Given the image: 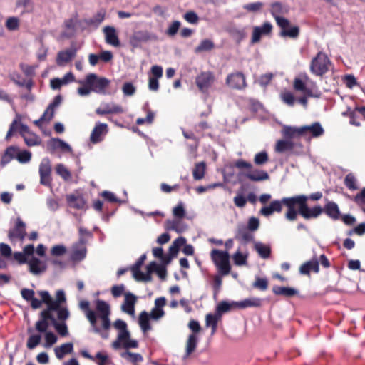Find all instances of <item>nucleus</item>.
Here are the masks:
<instances>
[{
    "instance_id": "f257e3e1",
    "label": "nucleus",
    "mask_w": 365,
    "mask_h": 365,
    "mask_svg": "<svg viewBox=\"0 0 365 365\" xmlns=\"http://www.w3.org/2000/svg\"><path fill=\"white\" fill-rule=\"evenodd\" d=\"M110 315V305L100 299L96 302L95 312H88L87 314V319L91 324L92 331L104 339L109 337V329L111 326Z\"/></svg>"
},
{
    "instance_id": "f03ea898",
    "label": "nucleus",
    "mask_w": 365,
    "mask_h": 365,
    "mask_svg": "<svg viewBox=\"0 0 365 365\" xmlns=\"http://www.w3.org/2000/svg\"><path fill=\"white\" fill-rule=\"evenodd\" d=\"M77 83L81 85L77 89L78 94L81 96H88L92 92L105 94L110 81L95 73H89L84 80H79Z\"/></svg>"
},
{
    "instance_id": "7ed1b4c3",
    "label": "nucleus",
    "mask_w": 365,
    "mask_h": 365,
    "mask_svg": "<svg viewBox=\"0 0 365 365\" xmlns=\"http://www.w3.org/2000/svg\"><path fill=\"white\" fill-rule=\"evenodd\" d=\"M166 299L164 297H158L155 299L154 307L150 313L146 311L140 312L138 317V324L143 333H146L151 329L150 319L158 321L165 316V312L163 308L166 305Z\"/></svg>"
},
{
    "instance_id": "20e7f679",
    "label": "nucleus",
    "mask_w": 365,
    "mask_h": 365,
    "mask_svg": "<svg viewBox=\"0 0 365 365\" xmlns=\"http://www.w3.org/2000/svg\"><path fill=\"white\" fill-rule=\"evenodd\" d=\"M28 333L26 347L30 350L34 349L40 345L42 338L43 339L42 346L46 349L51 348L58 341L57 335L53 331H49L48 328H46L44 331H34L32 328H29L28 329Z\"/></svg>"
},
{
    "instance_id": "39448f33",
    "label": "nucleus",
    "mask_w": 365,
    "mask_h": 365,
    "mask_svg": "<svg viewBox=\"0 0 365 365\" xmlns=\"http://www.w3.org/2000/svg\"><path fill=\"white\" fill-rule=\"evenodd\" d=\"M114 328L118 331L117 338L113 341L111 346L114 349L123 348L125 349H135L138 346L136 340L130 336L125 322L117 319L113 324Z\"/></svg>"
},
{
    "instance_id": "423d86ee",
    "label": "nucleus",
    "mask_w": 365,
    "mask_h": 365,
    "mask_svg": "<svg viewBox=\"0 0 365 365\" xmlns=\"http://www.w3.org/2000/svg\"><path fill=\"white\" fill-rule=\"evenodd\" d=\"M19 131L28 146H35L41 143L40 138L31 132L27 125L21 123V116L16 115L11 123L6 136L8 140L14 132Z\"/></svg>"
},
{
    "instance_id": "0eeeda50",
    "label": "nucleus",
    "mask_w": 365,
    "mask_h": 365,
    "mask_svg": "<svg viewBox=\"0 0 365 365\" xmlns=\"http://www.w3.org/2000/svg\"><path fill=\"white\" fill-rule=\"evenodd\" d=\"M293 88L302 95L316 96L319 93L316 83L305 73L299 74L294 79Z\"/></svg>"
},
{
    "instance_id": "6e6552de",
    "label": "nucleus",
    "mask_w": 365,
    "mask_h": 365,
    "mask_svg": "<svg viewBox=\"0 0 365 365\" xmlns=\"http://www.w3.org/2000/svg\"><path fill=\"white\" fill-rule=\"evenodd\" d=\"M210 257L220 274L227 275L230 273L231 266L227 251L214 249L210 252Z\"/></svg>"
},
{
    "instance_id": "1a4fd4ad",
    "label": "nucleus",
    "mask_w": 365,
    "mask_h": 365,
    "mask_svg": "<svg viewBox=\"0 0 365 365\" xmlns=\"http://www.w3.org/2000/svg\"><path fill=\"white\" fill-rule=\"evenodd\" d=\"M331 66V63L328 56L324 53L319 52L312 60L310 71L313 74L321 76L326 73Z\"/></svg>"
},
{
    "instance_id": "9d476101",
    "label": "nucleus",
    "mask_w": 365,
    "mask_h": 365,
    "mask_svg": "<svg viewBox=\"0 0 365 365\" xmlns=\"http://www.w3.org/2000/svg\"><path fill=\"white\" fill-rule=\"evenodd\" d=\"M188 327L192 330V333L188 335L185 342V358L188 357L195 351L199 341V333L201 330L199 322L195 320H191L188 324Z\"/></svg>"
},
{
    "instance_id": "9b49d317",
    "label": "nucleus",
    "mask_w": 365,
    "mask_h": 365,
    "mask_svg": "<svg viewBox=\"0 0 365 365\" xmlns=\"http://www.w3.org/2000/svg\"><path fill=\"white\" fill-rule=\"evenodd\" d=\"M38 293L43 303L49 306L50 309H58L61 304L66 301L65 292L61 289L56 292L55 299L52 298L47 291H40Z\"/></svg>"
},
{
    "instance_id": "f8f14e48",
    "label": "nucleus",
    "mask_w": 365,
    "mask_h": 365,
    "mask_svg": "<svg viewBox=\"0 0 365 365\" xmlns=\"http://www.w3.org/2000/svg\"><path fill=\"white\" fill-rule=\"evenodd\" d=\"M272 29L273 26L269 21H265L260 26H253L250 43L252 44L259 43L262 38L271 35Z\"/></svg>"
},
{
    "instance_id": "ddd939ff",
    "label": "nucleus",
    "mask_w": 365,
    "mask_h": 365,
    "mask_svg": "<svg viewBox=\"0 0 365 365\" xmlns=\"http://www.w3.org/2000/svg\"><path fill=\"white\" fill-rule=\"evenodd\" d=\"M138 301V297L131 292L124 293V299L120 306L123 312L128 314L133 318L135 317V307Z\"/></svg>"
},
{
    "instance_id": "4468645a",
    "label": "nucleus",
    "mask_w": 365,
    "mask_h": 365,
    "mask_svg": "<svg viewBox=\"0 0 365 365\" xmlns=\"http://www.w3.org/2000/svg\"><path fill=\"white\" fill-rule=\"evenodd\" d=\"M58 309H50L49 306H47V309L41 312V319L35 323V330L37 331H44L46 328H48V321H51L53 324L56 322L53 318L51 312L56 311Z\"/></svg>"
},
{
    "instance_id": "2eb2a0df",
    "label": "nucleus",
    "mask_w": 365,
    "mask_h": 365,
    "mask_svg": "<svg viewBox=\"0 0 365 365\" xmlns=\"http://www.w3.org/2000/svg\"><path fill=\"white\" fill-rule=\"evenodd\" d=\"M226 84L232 89L242 90L246 88V79L240 72L229 74L226 78Z\"/></svg>"
},
{
    "instance_id": "dca6fc26",
    "label": "nucleus",
    "mask_w": 365,
    "mask_h": 365,
    "mask_svg": "<svg viewBox=\"0 0 365 365\" xmlns=\"http://www.w3.org/2000/svg\"><path fill=\"white\" fill-rule=\"evenodd\" d=\"M51 164L48 158L42 159L39 165L40 182L42 185H50L51 178Z\"/></svg>"
},
{
    "instance_id": "f3484780",
    "label": "nucleus",
    "mask_w": 365,
    "mask_h": 365,
    "mask_svg": "<svg viewBox=\"0 0 365 365\" xmlns=\"http://www.w3.org/2000/svg\"><path fill=\"white\" fill-rule=\"evenodd\" d=\"M108 133V125L106 123L97 122L91 131L90 140L93 143H99L103 140Z\"/></svg>"
},
{
    "instance_id": "a211bd4d",
    "label": "nucleus",
    "mask_w": 365,
    "mask_h": 365,
    "mask_svg": "<svg viewBox=\"0 0 365 365\" xmlns=\"http://www.w3.org/2000/svg\"><path fill=\"white\" fill-rule=\"evenodd\" d=\"M214 76L210 72H202L195 79L196 84L202 92L207 91L214 83Z\"/></svg>"
},
{
    "instance_id": "6ab92c4d",
    "label": "nucleus",
    "mask_w": 365,
    "mask_h": 365,
    "mask_svg": "<svg viewBox=\"0 0 365 365\" xmlns=\"http://www.w3.org/2000/svg\"><path fill=\"white\" fill-rule=\"evenodd\" d=\"M124 112V109L120 105L114 103H102L96 110V113L99 115L107 114H118Z\"/></svg>"
},
{
    "instance_id": "aec40b11",
    "label": "nucleus",
    "mask_w": 365,
    "mask_h": 365,
    "mask_svg": "<svg viewBox=\"0 0 365 365\" xmlns=\"http://www.w3.org/2000/svg\"><path fill=\"white\" fill-rule=\"evenodd\" d=\"M106 43L114 47L120 46V40L116 29L112 26H106L103 29Z\"/></svg>"
},
{
    "instance_id": "412c9836",
    "label": "nucleus",
    "mask_w": 365,
    "mask_h": 365,
    "mask_svg": "<svg viewBox=\"0 0 365 365\" xmlns=\"http://www.w3.org/2000/svg\"><path fill=\"white\" fill-rule=\"evenodd\" d=\"M303 129L302 136L307 138H318L324 133V129L319 123L303 126Z\"/></svg>"
},
{
    "instance_id": "4be33fe9",
    "label": "nucleus",
    "mask_w": 365,
    "mask_h": 365,
    "mask_svg": "<svg viewBox=\"0 0 365 365\" xmlns=\"http://www.w3.org/2000/svg\"><path fill=\"white\" fill-rule=\"evenodd\" d=\"M26 235L25 224L19 219L17 220L16 226L9 232V237L11 241L16 240H23Z\"/></svg>"
},
{
    "instance_id": "5701e85b",
    "label": "nucleus",
    "mask_w": 365,
    "mask_h": 365,
    "mask_svg": "<svg viewBox=\"0 0 365 365\" xmlns=\"http://www.w3.org/2000/svg\"><path fill=\"white\" fill-rule=\"evenodd\" d=\"M76 50L75 48L67 49L58 52L56 57V63L59 66H64L70 62L76 56Z\"/></svg>"
},
{
    "instance_id": "b1692460",
    "label": "nucleus",
    "mask_w": 365,
    "mask_h": 365,
    "mask_svg": "<svg viewBox=\"0 0 365 365\" xmlns=\"http://www.w3.org/2000/svg\"><path fill=\"white\" fill-rule=\"evenodd\" d=\"M308 197L305 195H298L293 197H284L282 199V205L287 207L288 210L295 209V206H299V210L304 202H306Z\"/></svg>"
},
{
    "instance_id": "393cba45",
    "label": "nucleus",
    "mask_w": 365,
    "mask_h": 365,
    "mask_svg": "<svg viewBox=\"0 0 365 365\" xmlns=\"http://www.w3.org/2000/svg\"><path fill=\"white\" fill-rule=\"evenodd\" d=\"M322 212V208L320 206H316L313 208H309L306 202H304L299 209V213L305 218H315L317 217Z\"/></svg>"
},
{
    "instance_id": "a878e982",
    "label": "nucleus",
    "mask_w": 365,
    "mask_h": 365,
    "mask_svg": "<svg viewBox=\"0 0 365 365\" xmlns=\"http://www.w3.org/2000/svg\"><path fill=\"white\" fill-rule=\"evenodd\" d=\"M282 209V200H274L269 205L263 207L259 212L261 215L269 217L272 215L274 212H280Z\"/></svg>"
},
{
    "instance_id": "bb28decb",
    "label": "nucleus",
    "mask_w": 365,
    "mask_h": 365,
    "mask_svg": "<svg viewBox=\"0 0 365 365\" xmlns=\"http://www.w3.org/2000/svg\"><path fill=\"white\" fill-rule=\"evenodd\" d=\"M75 81V77L71 72L66 73L62 78H53L51 80V87L53 89H58L62 86Z\"/></svg>"
},
{
    "instance_id": "cd10ccee",
    "label": "nucleus",
    "mask_w": 365,
    "mask_h": 365,
    "mask_svg": "<svg viewBox=\"0 0 365 365\" xmlns=\"http://www.w3.org/2000/svg\"><path fill=\"white\" fill-rule=\"evenodd\" d=\"M245 174V176L252 181H262L269 178L268 173L262 170H251Z\"/></svg>"
},
{
    "instance_id": "c85d7f7f",
    "label": "nucleus",
    "mask_w": 365,
    "mask_h": 365,
    "mask_svg": "<svg viewBox=\"0 0 365 365\" xmlns=\"http://www.w3.org/2000/svg\"><path fill=\"white\" fill-rule=\"evenodd\" d=\"M53 150L59 149L63 152L72 153L71 147L65 141L59 138H52L48 143Z\"/></svg>"
},
{
    "instance_id": "c756f323",
    "label": "nucleus",
    "mask_w": 365,
    "mask_h": 365,
    "mask_svg": "<svg viewBox=\"0 0 365 365\" xmlns=\"http://www.w3.org/2000/svg\"><path fill=\"white\" fill-rule=\"evenodd\" d=\"M29 271L34 274H39L46 270V265L37 258L33 257L28 262Z\"/></svg>"
},
{
    "instance_id": "7c9ffc66",
    "label": "nucleus",
    "mask_w": 365,
    "mask_h": 365,
    "mask_svg": "<svg viewBox=\"0 0 365 365\" xmlns=\"http://www.w3.org/2000/svg\"><path fill=\"white\" fill-rule=\"evenodd\" d=\"M248 255L249 254L247 250H242L240 248H238L232 255L235 264L237 266L247 265Z\"/></svg>"
},
{
    "instance_id": "2f4dec72",
    "label": "nucleus",
    "mask_w": 365,
    "mask_h": 365,
    "mask_svg": "<svg viewBox=\"0 0 365 365\" xmlns=\"http://www.w3.org/2000/svg\"><path fill=\"white\" fill-rule=\"evenodd\" d=\"M106 14V11L102 9L97 12L91 18L86 19L85 22L89 26L97 28L105 19Z\"/></svg>"
},
{
    "instance_id": "473e14b6",
    "label": "nucleus",
    "mask_w": 365,
    "mask_h": 365,
    "mask_svg": "<svg viewBox=\"0 0 365 365\" xmlns=\"http://www.w3.org/2000/svg\"><path fill=\"white\" fill-rule=\"evenodd\" d=\"M165 227L167 230H175L178 233L182 232L187 229V225L180 219L168 220Z\"/></svg>"
},
{
    "instance_id": "72a5a7b5",
    "label": "nucleus",
    "mask_w": 365,
    "mask_h": 365,
    "mask_svg": "<svg viewBox=\"0 0 365 365\" xmlns=\"http://www.w3.org/2000/svg\"><path fill=\"white\" fill-rule=\"evenodd\" d=\"M73 345L72 343H65L59 346H56L54 349L56 356L58 359H61L67 354H70L73 351Z\"/></svg>"
},
{
    "instance_id": "f704fd0d",
    "label": "nucleus",
    "mask_w": 365,
    "mask_h": 365,
    "mask_svg": "<svg viewBox=\"0 0 365 365\" xmlns=\"http://www.w3.org/2000/svg\"><path fill=\"white\" fill-rule=\"evenodd\" d=\"M148 39V35L141 31L134 32L130 37V43L133 47H138L142 41Z\"/></svg>"
},
{
    "instance_id": "c9c22d12",
    "label": "nucleus",
    "mask_w": 365,
    "mask_h": 365,
    "mask_svg": "<svg viewBox=\"0 0 365 365\" xmlns=\"http://www.w3.org/2000/svg\"><path fill=\"white\" fill-rule=\"evenodd\" d=\"M289 11L288 6L279 3L275 2L272 4L270 12L274 16V18H277L280 16V15L287 14Z\"/></svg>"
},
{
    "instance_id": "e433bc0d",
    "label": "nucleus",
    "mask_w": 365,
    "mask_h": 365,
    "mask_svg": "<svg viewBox=\"0 0 365 365\" xmlns=\"http://www.w3.org/2000/svg\"><path fill=\"white\" fill-rule=\"evenodd\" d=\"M86 254V249L83 242H79L73 248L72 258L74 260H82Z\"/></svg>"
},
{
    "instance_id": "4c0bfd02",
    "label": "nucleus",
    "mask_w": 365,
    "mask_h": 365,
    "mask_svg": "<svg viewBox=\"0 0 365 365\" xmlns=\"http://www.w3.org/2000/svg\"><path fill=\"white\" fill-rule=\"evenodd\" d=\"M273 292L277 295L292 297L298 294V291L292 287L275 286L272 289Z\"/></svg>"
},
{
    "instance_id": "58836bf2",
    "label": "nucleus",
    "mask_w": 365,
    "mask_h": 365,
    "mask_svg": "<svg viewBox=\"0 0 365 365\" xmlns=\"http://www.w3.org/2000/svg\"><path fill=\"white\" fill-rule=\"evenodd\" d=\"M319 262L317 259L307 262L300 267V272L304 274H309L311 271L319 272Z\"/></svg>"
},
{
    "instance_id": "ea45409f",
    "label": "nucleus",
    "mask_w": 365,
    "mask_h": 365,
    "mask_svg": "<svg viewBox=\"0 0 365 365\" xmlns=\"http://www.w3.org/2000/svg\"><path fill=\"white\" fill-rule=\"evenodd\" d=\"M19 151V148L16 146H10L9 147L6 151L4 155L1 158V163L3 165L7 164L12 159L16 158L17 157V153Z\"/></svg>"
},
{
    "instance_id": "a19ab883",
    "label": "nucleus",
    "mask_w": 365,
    "mask_h": 365,
    "mask_svg": "<svg viewBox=\"0 0 365 365\" xmlns=\"http://www.w3.org/2000/svg\"><path fill=\"white\" fill-rule=\"evenodd\" d=\"M303 130V126L299 128L284 126L282 129V133L284 136L289 138L299 137L302 136Z\"/></svg>"
},
{
    "instance_id": "79ce46f5",
    "label": "nucleus",
    "mask_w": 365,
    "mask_h": 365,
    "mask_svg": "<svg viewBox=\"0 0 365 365\" xmlns=\"http://www.w3.org/2000/svg\"><path fill=\"white\" fill-rule=\"evenodd\" d=\"M237 309H245L250 307H259L261 305V299L259 298H249L240 302H237Z\"/></svg>"
},
{
    "instance_id": "37998d69",
    "label": "nucleus",
    "mask_w": 365,
    "mask_h": 365,
    "mask_svg": "<svg viewBox=\"0 0 365 365\" xmlns=\"http://www.w3.org/2000/svg\"><path fill=\"white\" fill-rule=\"evenodd\" d=\"M255 249L262 258H268L271 253L270 246L259 242L255 244Z\"/></svg>"
},
{
    "instance_id": "c03bdc74",
    "label": "nucleus",
    "mask_w": 365,
    "mask_h": 365,
    "mask_svg": "<svg viewBox=\"0 0 365 365\" xmlns=\"http://www.w3.org/2000/svg\"><path fill=\"white\" fill-rule=\"evenodd\" d=\"M67 200L70 206L72 207L77 209H83L85 207V200L81 196L71 195L67 197Z\"/></svg>"
},
{
    "instance_id": "a18cd8bd",
    "label": "nucleus",
    "mask_w": 365,
    "mask_h": 365,
    "mask_svg": "<svg viewBox=\"0 0 365 365\" xmlns=\"http://www.w3.org/2000/svg\"><path fill=\"white\" fill-rule=\"evenodd\" d=\"M206 165L204 162L195 165L192 174L195 180H199L204 178Z\"/></svg>"
},
{
    "instance_id": "49530a36",
    "label": "nucleus",
    "mask_w": 365,
    "mask_h": 365,
    "mask_svg": "<svg viewBox=\"0 0 365 365\" xmlns=\"http://www.w3.org/2000/svg\"><path fill=\"white\" fill-rule=\"evenodd\" d=\"M120 356L125 360L132 363H136L143 361V357L140 354L131 353L128 351H122L120 353Z\"/></svg>"
},
{
    "instance_id": "de8ad7c7",
    "label": "nucleus",
    "mask_w": 365,
    "mask_h": 365,
    "mask_svg": "<svg viewBox=\"0 0 365 365\" xmlns=\"http://www.w3.org/2000/svg\"><path fill=\"white\" fill-rule=\"evenodd\" d=\"M214 48V43L209 39L203 40L195 48V53H202L205 51H209Z\"/></svg>"
},
{
    "instance_id": "09e8293b",
    "label": "nucleus",
    "mask_w": 365,
    "mask_h": 365,
    "mask_svg": "<svg viewBox=\"0 0 365 365\" xmlns=\"http://www.w3.org/2000/svg\"><path fill=\"white\" fill-rule=\"evenodd\" d=\"M148 272L149 273L153 272H156L158 274V275L161 279H164L165 277L166 272H165V268L163 267H162L161 265L158 264L157 263H155L154 262H151L148 266Z\"/></svg>"
},
{
    "instance_id": "8fccbe9b",
    "label": "nucleus",
    "mask_w": 365,
    "mask_h": 365,
    "mask_svg": "<svg viewBox=\"0 0 365 365\" xmlns=\"http://www.w3.org/2000/svg\"><path fill=\"white\" fill-rule=\"evenodd\" d=\"M299 29L298 26L287 27L280 32V36L282 37H289L296 38L299 36Z\"/></svg>"
},
{
    "instance_id": "3c124183",
    "label": "nucleus",
    "mask_w": 365,
    "mask_h": 365,
    "mask_svg": "<svg viewBox=\"0 0 365 365\" xmlns=\"http://www.w3.org/2000/svg\"><path fill=\"white\" fill-rule=\"evenodd\" d=\"M220 319V317L217 315H213L211 314H208L206 316L205 324L206 327H212V334H213L217 329V324L218 320Z\"/></svg>"
},
{
    "instance_id": "603ef678",
    "label": "nucleus",
    "mask_w": 365,
    "mask_h": 365,
    "mask_svg": "<svg viewBox=\"0 0 365 365\" xmlns=\"http://www.w3.org/2000/svg\"><path fill=\"white\" fill-rule=\"evenodd\" d=\"M280 98L284 103L289 106H293L296 101L294 94L289 91H282L280 94Z\"/></svg>"
},
{
    "instance_id": "864d4df0",
    "label": "nucleus",
    "mask_w": 365,
    "mask_h": 365,
    "mask_svg": "<svg viewBox=\"0 0 365 365\" xmlns=\"http://www.w3.org/2000/svg\"><path fill=\"white\" fill-rule=\"evenodd\" d=\"M140 267L138 264H135L132 268L133 276L137 281H147L149 279V272L145 274L140 271Z\"/></svg>"
},
{
    "instance_id": "5fc2aeb1",
    "label": "nucleus",
    "mask_w": 365,
    "mask_h": 365,
    "mask_svg": "<svg viewBox=\"0 0 365 365\" xmlns=\"http://www.w3.org/2000/svg\"><path fill=\"white\" fill-rule=\"evenodd\" d=\"M325 212L332 218H337L339 213L338 206L334 202H328L325 207Z\"/></svg>"
},
{
    "instance_id": "6e6d98bb",
    "label": "nucleus",
    "mask_w": 365,
    "mask_h": 365,
    "mask_svg": "<svg viewBox=\"0 0 365 365\" xmlns=\"http://www.w3.org/2000/svg\"><path fill=\"white\" fill-rule=\"evenodd\" d=\"M292 148V143L289 140H278L276 144L275 151L283 153Z\"/></svg>"
},
{
    "instance_id": "4d7b16f0",
    "label": "nucleus",
    "mask_w": 365,
    "mask_h": 365,
    "mask_svg": "<svg viewBox=\"0 0 365 365\" xmlns=\"http://www.w3.org/2000/svg\"><path fill=\"white\" fill-rule=\"evenodd\" d=\"M56 172L65 180H68L71 178V174L68 168L63 164H58L56 166Z\"/></svg>"
},
{
    "instance_id": "13d9d810",
    "label": "nucleus",
    "mask_w": 365,
    "mask_h": 365,
    "mask_svg": "<svg viewBox=\"0 0 365 365\" xmlns=\"http://www.w3.org/2000/svg\"><path fill=\"white\" fill-rule=\"evenodd\" d=\"M237 302H222L217 305V311L219 312H226L231 309H237Z\"/></svg>"
},
{
    "instance_id": "bf43d9fd",
    "label": "nucleus",
    "mask_w": 365,
    "mask_h": 365,
    "mask_svg": "<svg viewBox=\"0 0 365 365\" xmlns=\"http://www.w3.org/2000/svg\"><path fill=\"white\" fill-rule=\"evenodd\" d=\"M19 19L15 16L9 17L6 19L5 26L9 31H16L19 27Z\"/></svg>"
},
{
    "instance_id": "052dcab7",
    "label": "nucleus",
    "mask_w": 365,
    "mask_h": 365,
    "mask_svg": "<svg viewBox=\"0 0 365 365\" xmlns=\"http://www.w3.org/2000/svg\"><path fill=\"white\" fill-rule=\"evenodd\" d=\"M263 7L264 3L259 1L247 4L243 6L244 9L253 13L261 11Z\"/></svg>"
},
{
    "instance_id": "680f3d73",
    "label": "nucleus",
    "mask_w": 365,
    "mask_h": 365,
    "mask_svg": "<svg viewBox=\"0 0 365 365\" xmlns=\"http://www.w3.org/2000/svg\"><path fill=\"white\" fill-rule=\"evenodd\" d=\"M98 365H109L110 360L108 356L103 352H98L95 356V361Z\"/></svg>"
},
{
    "instance_id": "e2e57ef3",
    "label": "nucleus",
    "mask_w": 365,
    "mask_h": 365,
    "mask_svg": "<svg viewBox=\"0 0 365 365\" xmlns=\"http://www.w3.org/2000/svg\"><path fill=\"white\" fill-rule=\"evenodd\" d=\"M31 153L28 150H20L19 149L16 159L21 163H26L31 160Z\"/></svg>"
},
{
    "instance_id": "0e129e2a",
    "label": "nucleus",
    "mask_w": 365,
    "mask_h": 365,
    "mask_svg": "<svg viewBox=\"0 0 365 365\" xmlns=\"http://www.w3.org/2000/svg\"><path fill=\"white\" fill-rule=\"evenodd\" d=\"M173 215L178 219H182L185 215V210L182 202H179L177 206L173 209Z\"/></svg>"
},
{
    "instance_id": "69168bd1",
    "label": "nucleus",
    "mask_w": 365,
    "mask_h": 365,
    "mask_svg": "<svg viewBox=\"0 0 365 365\" xmlns=\"http://www.w3.org/2000/svg\"><path fill=\"white\" fill-rule=\"evenodd\" d=\"M53 326L61 336H66L68 334L66 323L54 322Z\"/></svg>"
},
{
    "instance_id": "338daca9",
    "label": "nucleus",
    "mask_w": 365,
    "mask_h": 365,
    "mask_svg": "<svg viewBox=\"0 0 365 365\" xmlns=\"http://www.w3.org/2000/svg\"><path fill=\"white\" fill-rule=\"evenodd\" d=\"M153 254L155 257L160 258L163 262L168 264L170 262V258L163 255V250L161 247H155L153 249Z\"/></svg>"
},
{
    "instance_id": "774afa93",
    "label": "nucleus",
    "mask_w": 365,
    "mask_h": 365,
    "mask_svg": "<svg viewBox=\"0 0 365 365\" xmlns=\"http://www.w3.org/2000/svg\"><path fill=\"white\" fill-rule=\"evenodd\" d=\"M268 160L267 153L264 151L258 153L255 155L254 162L256 165H262Z\"/></svg>"
}]
</instances>
